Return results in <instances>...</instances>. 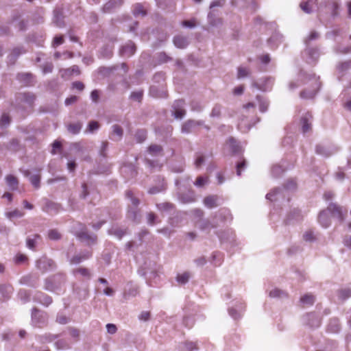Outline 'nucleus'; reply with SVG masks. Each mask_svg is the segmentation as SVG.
<instances>
[{"label":"nucleus","mask_w":351,"mask_h":351,"mask_svg":"<svg viewBox=\"0 0 351 351\" xmlns=\"http://www.w3.org/2000/svg\"><path fill=\"white\" fill-rule=\"evenodd\" d=\"M197 349V348L195 343L193 342H185L182 344L181 347L182 351H193Z\"/></svg>","instance_id":"8fccbe9b"},{"label":"nucleus","mask_w":351,"mask_h":351,"mask_svg":"<svg viewBox=\"0 0 351 351\" xmlns=\"http://www.w3.org/2000/svg\"><path fill=\"white\" fill-rule=\"evenodd\" d=\"M54 17L53 22L58 27H62L64 26L63 16L60 10H56L53 12Z\"/></svg>","instance_id":"473e14b6"},{"label":"nucleus","mask_w":351,"mask_h":351,"mask_svg":"<svg viewBox=\"0 0 351 351\" xmlns=\"http://www.w3.org/2000/svg\"><path fill=\"white\" fill-rule=\"evenodd\" d=\"M125 197L128 199L130 200V202L128 205V206L138 207V206L141 203V201L138 199V197H137L132 191H130V190L126 191Z\"/></svg>","instance_id":"5701e85b"},{"label":"nucleus","mask_w":351,"mask_h":351,"mask_svg":"<svg viewBox=\"0 0 351 351\" xmlns=\"http://www.w3.org/2000/svg\"><path fill=\"white\" fill-rule=\"evenodd\" d=\"M208 22L212 26H217L222 23V20L220 18H215L214 14L212 12H209L208 14Z\"/></svg>","instance_id":"49530a36"},{"label":"nucleus","mask_w":351,"mask_h":351,"mask_svg":"<svg viewBox=\"0 0 351 351\" xmlns=\"http://www.w3.org/2000/svg\"><path fill=\"white\" fill-rule=\"evenodd\" d=\"M339 78L346 74L350 70H351V61H346L340 63L337 67Z\"/></svg>","instance_id":"412c9836"},{"label":"nucleus","mask_w":351,"mask_h":351,"mask_svg":"<svg viewBox=\"0 0 351 351\" xmlns=\"http://www.w3.org/2000/svg\"><path fill=\"white\" fill-rule=\"evenodd\" d=\"M92 256L90 251L82 252L78 254L73 256L70 260L69 263L71 265H76L82 263V261L88 259Z\"/></svg>","instance_id":"9b49d317"},{"label":"nucleus","mask_w":351,"mask_h":351,"mask_svg":"<svg viewBox=\"0 0 351 351\" xmlns=\"http://www.w3.org/2000/svg\"><path fill=\"white\" fill-rule=\"evenodd\" d=\"M199 227L202 230H206L211 228H215L216 226L212 224L208 219H204L201 221L199 223Z\"/></svg>","instance_id":"3c124183"},{"label":"nucleus","mask_w":351,"mask_h":351,"mask_svg":"<svg viewBox=\"0 0 351 351\" xmlns=\"http://www.w3.org/2000/svg\"><path fill=\"white\" fill-rule=\"evenodd\" d=\"M217 195H208L204 199V204L208 208H213L219 206Z\"/></svg>","instance_id":"4be33fe9"},{"label":"nucleus","mask_w":351,"mask_h":351,"mask_svg":"<svg viewBox=\"0 0 351 351\" xmlns=\"http://www.w3.org/2000/svg\"><path fill=\"white\" fill-rule=\"evenodd\" d=\"M341 329L339 320L337 318L330 319V332H338Z\"/></svg>","instance_id":"79ce46f5"},{"label":"nucleus","mask_w":351,"mask_h":351,"mask_svg":"<svg viewBox=\"0 0 351 351\" xmlns=\"http://www.w3.org/2000/svg\"><path fill=\"white\" fill-rule=\"evenodd\" d=\"M35 95L30 93H19L16 95V103L17 105L26 104L32 106L35 100Z\"/></svg>","instance_id":"0eeeda50"},{"label":"nucleus","mask_w":351,"mask_h":351,"mask_svg":"<svg viewBox=\"0 0 351 351\" xmlns=\"http://www.w3.org/2000/svg\"><path fill=\"white\" fill-rule=\"evenodd\" d=\"M133 14L135 16H144L147 14L145 10L141 4L137 3L134 5Z\"/></svg>","instance_id":"58836bf2"},{"label":"nucleus","mask_w":351,"mask_h":351,"mask_svg":"<svg viewBox=\"0 0 351 351\" xmlns=\"http://www.w3.org/2000/svg\"><path fill=\"white\" fill-rule=\"evenodd\" d=\"M305 53L308 55V58L307 61L309 63L315 62L319 58V53L317 49L309 48L305 51Z\"/></svg>","instance_id":"393cba45"},{"label":"nucleus","mask_w":351,"mask_h":351,"mask_svg":"<svg viewBox=\"0 0 351 351\" xmlns=\"http://www.w3.org/2000/svg\"><path fill=\"white\" fill-rule=\"evenodd\" d=\"M112 128V134H115L118 136V138L114 139V140L115 141L120 140L122 138L123 134V130L122 128L117 124L113 125Z\"/></svg>","instance_id":"09e8293b"},{"label":"nucleus","mask_w":351,"mask_h":351,"mask_svg":"<svg viewBox=\"0 0 351 351\" xmlns=\"http://www.w3.org/2000/svg\"><path fill=\"white\" fill-rule=\"evenodd\" d=\"M108 147V141H103L101 145V147L99 149V155L102 157H106L107 156V149Z\"/></svg>","instance_id":"680f3d73"},{"label":"nucleus","mask_w":351,"mask_h":351,"mask_svg":"<svg viewBox=\"0 0 351 351\" xmlns=\"http://www.w3.org/2000/svg\"><path fill=\"white\" fill-rule=\"evenodd\" d=\"M337 295L339 299L341 300H345L349 298L351 296V289L350 288H345L339 289L337 291Z\"/></svg>","instance_id":"4c0bfd02"},{"label":"nucleus","mask_w":351,"mask_h":351,"mask_svg":"<svg viewBox=\"0 0 351 351\" xmlns=\"http://www.w3.org/2000/svg\"><path fill=\"white\" fill-rule=\"evenodd\" d=\"M156 207L162 213L170 212L174 208V205L169 202H162L157 204Z\"/></svg>","instance_id":"c9c22d12"},{"label":"nucleus","mask_w":351,"mask_h":351,"mask_svg":"<svg viewBox=\"0 0 351 351\" xmlns=\"http://www.w3.org/2000/svg\"><path fill=\"white\" fill-rule=\"evenodd\" d=\"M135 138L138 143H143L147 138V132L145 130H139L135 134Z\"/></svg>","instance_id":"c03bdc74"},{"label":"nucleus","mask_w":351,"mask_h":351,"mask_svg":"<svg viewBox=\"0 0 351 351\" xmlns=\"http://www.w3.org/2000/svg\"><path fill=\"white\" fill-rule=\"evenodd\" d=\"M300 302L304 305H312L315 302V298L311 294H306L301 297Z\"/></svg>","instance_id":"a19ab883"},{"label":"nucleus","mask_w":351,"mask_h":351,"mask_svg":"<svg viewBox=\"0 0 351 351\" xmlns=\"http://www.w3.org/2000/svg\"><path fill=\"white\" fill-rule=\"evenodd\" d=\"M179 200L183 204H189L195 202V197L193 191H189L186 193L180 194Z\"/></svg>","instance_id":"b1692460"},{"label":"nucleus","mask_w":351,"mask_h":351,"mask_svg":"<svg viewBox=\"0 0 351 351\" xmlns=\"http://www.w3.org/2000/svg\"><path fill=\"white\" fill-rule=\"evenodd\" d=\"M81 242L85 243L87 245H92L97 243V237L96 234H90L86 228H83L75 234Z\"/></svg>","instance_id":"f257e3e1"},{"label":"nucleus","mask_w":351,"mask_h":351,"mask_svg":"<svg viewBox=\"0 0 351 351\" xmlns=\"http://www.w3.org/2000/svg\"><path fill=\"white\" fill-rule=\"evenodd\" d=\"M99 128V124L96 121H91L89 122L88 125V130L90 132H93L94 131L98 130Z\"/></svg>","instance_id":"69168bd1"},{"label":"nucleus","mask_w":351,"mask_h":351,"mask_svg":"<svg viewBox=\"0 0 351 351\" xmlns=\"http://www.w3.org/2000/svg\"><path fill=\"white\" fill-rule=\"evenodd\" d=\"M48 237L51 240L57 241L61 239V234L57 230H50Z\"/></svg>","instance_id":"603ef678"},{"label":"nucleus","mask_w":351,"mask_h":351,"mask_svg":"<svg viewBox=\"0 0 351 351\" xmlns=\"http://www.w3.org/2000/svg\"><path fill=\"white\" fill-rule=\"evenodd\" d=\"M256 99L258 102L259 110L261 112H265L269 107V101L261 95L256 96Z\"/></svg>","instance_id":"2f4dec72"},{"label":"nucleus","mask_w":351,"mask_h":351,"mask_svg":"<svg viewBox=\"0 0 351 351\" xmlns=\"http://www.w3.org/2000/svg\"><path fill=\"white\" fill-rule=\"evenodd\" d=\"M12 292L13 287L10 285H0V295L4 300L10 298Z\"/></svg>","instance_id":"6ab92c4d"},{"label":"nucleus","mask_w":351,"mask_h":351,"mask_svg":"<svg viewBox=\"0 0 351 351\" xmlns=\"http://www.w3.org/2000/svg\"><path fill=\"white\" fill-rule=\"evenodd\" d=\"M173 43L174 45L179 49H184L189 44L188 38L181 34L175 36L173 38Z\"/></svg>","instance_id":"ddd939ff"},{"label":"nucleus","mask_w":351,"mask_h":351,"mask_svg":"<svg viewBox=\"0 0 351 351\" xmlns=\"http://www.w3.org/2000/svg\"><path fill=\"white\" fill-rule=\"evenodd\" d=\"M148 152L153 156H163V149L160 145H151L148 147Z\"/></svg>","instance_id":"cd10ccee"},{"label":"nucleus","mask_w":351,"mask_h":351,"mask_svg":"<svg viewBox=\"0 0 351 351\" xmlns=\"http://www.w3.org/2000/svg\"><path fill=\"white\" fill-rule=\"evenodd\" d=\"M156 219H157V216L154 213L149 212L147 214V223L149 226H154L157 222Z\"/></svg>","instance_id":"6e6d98bb"},{"label":"nucleus","mask_w":351,"mask_h":351,"mask_svg":"<svg viewBox=\"0 0 351 351\" xmlns=\"http://www.w3.org/2000/svg\"><path fill=\"white\" fill-rule=\"evenodd\" d=\"M221 107L219 105H215L210 112L211 117H219L221 114Z\"/></svg>","instance_id":"0e129e2a"},{"label":"nucleus","mask_w":351,"mask_h":351,"mask_svg":"<svg viewBox=\"0 0 351 351\" xmlns=\"http://www.w3.org/2000/svg\"><path fill=\"white\" fill-rule=\"evenodd\" d=\"M317 0H302L300 4V7L303 12L306 14H311L313 10V5Z\"/></svg>","instance_id":"f3484780"},{"label":"nucleus","mask_w":351,"mask_h":351,"mask_svg":"<svg viewBox=\"0 0 351 351\" xmlns=\"http://www.w3.org/2000/svg\"><path fill=\"white\" fill-rule=\"evenodd\" d=\"M165 189V186L162 184L160 186L151 187L149 189L148 193L151 195H154V194L158 193L164 191Z\"/></svg>","instance_id":"bf43d9fd"},{"label":"nucleus","mask_w":351,"mask_h":351,"mask_svg":"<svg viewBox=\"0 0 351 351\" xmlns=\"http://www.w3.org/2000/svg\"><path fill=\"white\" fill-rule=\"evenodd\" d=\"M313 116L311 113H306L301 118L302 130L303 133H306L311 130Z\"/></svg>","instance_id":"f8f14e48"},{"label":"nucleus","mask_w":351,"mask_h":351,"mask_svg":"<svg viewBox=\"0 0 351 351\" xmlns=\"http://www.w3.org/2000/svg\"><path fill=\"white\" fill-rule=\"evenodd\" d=\"M347 214V210H343L342 207L336 204L330 203V218H335L339 223H341Z\"/></svg>","instance_id":"423d86ee"},{"label":"nucleus","mask_w":351,"mask_h":351,"mask_svg":"<svg viewBox=\"0 0 351 351\" xmlns=\"http://www.w3.org/2000/svg\"><path fill=\"white\" fill-rule=\"evenodd\" d=\"M312 89L308 90L305 89L300 93V97L302 99H312L315 95L320 87L319 79L313 77L311 82Z\"/></svg>","instance_id":"20e7f679"},{"label":"nucleus","mask_w":351,"mask_h":351,"mask_svg":"<svg viewBox=\"0 0 351 351\" xmlns=\"http://www.w3.org/2000/svg\"><path fill=\"white\" fill-rule=\"evenodd\" d=\"M72 274L75 276H77V275H80L87 280L90 279L92 277L90 271L88 268L82 267H77L73 269Z\"/></svg>","instance_id":"a211bd4d"},{"label":"nucleus","mask_w":351,"mask_h":351,"mask_svg":"<svg viewBox=\"0 0 351 351\" xmlns=\"http://www.w3.org/2000/svg\"><path fill=\"white\" fill-rule=\"evenodd\" d=\"M185 102L183 99H178L175 101L173 104V110H180L184 108Z\"/></svg>","instance_id":"e2e57ef3"},{"label":"nucleus","mask_w":351,"mask_h":351,"mask_svg":"<svg viewBox=\"0 0 351 351\" xmlns=\"http://www.w3.org/2000/svg\"><path fill=\"white\" fill-rule=\"evenodd\" d=\"M5 180L10 190L14 191L18 189L19 182L16 177L8 175L6 176Z\"/></svg>","instance_id":"7c9ffc66"},{"label":"nucleus","mask_w":351,"mask_h":351,"mask_svg":"<svg viewBox=\"0 0 351 351\" xmlns=\"http://www.w3.org/2000/svg\"><path fill=\"white\" fill-rule=\"evenodd\" d=\"M208 178H204L202 176H199L197 178L195 182H194V184L197 187H202L206 184L208 183Z\"/></svg>","instance_id":"4d7b16f0"},{"label":"nucleus","mask_w":351,"mask_h":351,"mask_svg":"<svg viewBox=\"0 0 351 351\" xmlns=\"http://www.w3.org/2000/svg\"><path fill=\"white\" fill-rule=\"evenodd\" d=\"M40 239L39 234H34L32 237H28L26 239V243L28 248L34 250L38 241Z\"/></svg>","instance_id":"c756f323"},{"label":"nucleus","mask_w":351,"mask_h":351,"mask_svg":"<svg viewBox=\"0 0 351 351\" xmlns=\"http://www.w3.org/2000/svg\"><path fill=\"white\" fill-rule=\"evenodd\" d=\"M55 346L58 350L69 349V343L65 339H58L55 342Z\"/></svg>","instance_id":"a18cd8bd"},{"label":"nucleus","mask_w":351,"mask_h":351,"mask_svg":"<svg viewBox=\"0 0 351 351\" xmlns=\"http://www.w3.org/2000/svg\"><path fill=\"white\" fill-rule=\"evenodd\" d=\"M136 51V45L132 41H129L120 49V54L123 57L130 58Z\"/></svg>","instance_id":"9d476101"},{"label":"nucleus","mask_w":351,"mask_h":351,"mask_svg":"<svg viewBox=\"0 0 351 351\" xmlns=\"http://www.w3.org/2000/svg\"><path fill=\"white\" fill-rule=\"evenodd\" d=\"M204 124V122L201 120L189 119L182 124L181 131L182 133L189 134L193 132L196 127L202 126Z\"/></svg>","instance_id":"1a4fd4ad"},{"label":"nucleus","mask_w":351,"mask_h":351,"mask_svg":"<svg viewBox=\"0 0 351 351\" xmlns=\"http://www.w3.org/2000/svg\"><path fill=\"white\" fill-rule=\"evenodd\" d=\"M305 323L312 328H316L320 324V318L315 313H310L305 316Z\"/></svg>","instance_id":"2eb2a0df"},{"label":"nucleus","mask_w":351,"mask_h":351,"mask_svg":"<svg viewBox=\"0 0 351 351\" xmlns=\"http://www.w3.org/2000/svg\"><path fill=\"white\" fill-rule=\"evenodd\" d=\"M82 127V124L80 122L70 123L67 125V130L70 133L77 134L80 132Z\"/></svg>","instance_id":"e433bc0d"},{"label":"nucleus","mask_w":351,"mask_h":351,"mask_svg":"<svg viewBox=\"0 0 351 351\" xmlns=\"http://www.w3.org/2000/svg\"><path fill=\"white\" fill-rule=\"evenodd\" d=\"M190 278V274L189 272H184L182 274H178L176 277V280L178 283L184 285L186 284Z\"/></svg>","instance_id":"de8ad7c7"},{"label":"nucleus","mask_w":351,"mask_h":351,"mask_svg":"<svg viewBox=\"0 0 351 351\" xmlns=\"http://www.w3.org/2000/svg\"><path fill=\"white\" fill-rule=\"evenodd\" d=\"M19 81L23 82L25 85H29L33 79V75L29 73H19L17 75Z\"/></svg>","instance_id":"f704fd0d"},{"label":"nucleus","mask_w":351,"mask_h":351,"mask_svg":"<svg viewBox=\"0 0 351 351\" xmlns=\"http://www.w3.org/2000/svg\"><path fill=\"white\" fill-rule=\"evenodd\" d=\"M250 74L249 69L245 67L240 66L238 68L237 77L239 79L248 76Z\"/></svg>","instance_id":"864d4df0"},{"label":"nucleus","mask_w":351,"mask_h":351,"mask_svg":"<svg viewBox=\"0 0 351 351\" xmlns=\"http://www.w3.org/2000/svg\"><path fill=\"white\" fill-rule=\"evenodd\" d=\"M318 221L319 223L324 228H328L329 226V210L328 208L321 211L318 216Z\"/></svg>","instance_id":"aec40b11"},{"label":"nucleus","mask_w":351,"mask_h":351,"mask_svg":"<svg viewBox=\"0 0 351 351\" xmlns=\"http://www.w3.org/2000/svg\"><path fill=\"white\" fill-rule=\"evenodd\" d=\"M26 50L23 47H17L14 48L9 56V60L14 63L16 59L21 54L25 53Z\"/></svg>","instance_id":"c85d7f7f"},{"label":"nucleus","mask_w":351,"mask_h":351,"mask_svg":"<svg viewBox=\"0 0 351 351\" xmlns=\"http://www.w3.org/2000/svg\"><path fill=\"white\" fill-rule=\"evenodd\" d=\"M34 300L46 306H48L52 302L51 297L41 292L36 293L34 297Z\"/></svg>","instance_id":"dca6fc26"},{"label":"nucleus","mask_w":351,"mask_h":351,"mask_svg":"<svg viewBox=\"0 0 351 351\" xmlns=\"http://www.w3.org/2000/svg\"><path fill=\"white\" fill-rule=\"evenodd\" d=\"M108 232L109 234L113 235L119 239H121L126 234V229L123 230L119 227H112Z\"/></svg>","instance_id":"bb28decb"},{"label":"nucleus","mask_w":351,"mask_h":351,"mask_svg":"<svg viewBox=\"0 0 351 351\" xmlns=\"http://www.w3.org/2000/svg\"><path fill=\"white\" fill-rule=\"evenodd\" d=\"M47 314L38 309L34 308L32 313V321L33 324L36 326L41 327L47 322Z\"/></svg>","instance_id":"39448f33"},{"label":"nucleus","mask_w":351,"mask_h":351,"mask_svg":"<svg viewBox=\"0 0 351 351\" xmlns=\"http://www.w3.org/2000/svg\"><path fill=\"white\" fill-rule=\"evenodd\" d=\"M283 40V36L278 33L275 32L268 40L272 47H276Z\"/></svg>","instance_id":"a878e982"},{"label":"nucleus","mask_w":351,"mask_h":351,"mask_svg":"<svg viewBox=\"0 0 351 351\" xmlns=\"http://www.w3.org/2000/svg\"><path fill=\"white\" fill-rule=\"evenodd\" d=\"M143 90L134 91V92H132V93L130 95V99L137 101H141L143 98Z\"/></svg>","instance_id":"13d9d810"},{"label":"nucleus","mask_w":351,"mask_h":351,"mask_svg":"<svg viewBox=\"0 0 351 351\" xmlns=\"http://www.w3.org/2000/svg\"><path fill=\"white\" fill-rule=\"evenodd\" d=\"M24 215V212L19 210L18 209H15L13 211L8 212L5 213L6 217L11 220L13 219L14 218H21L23 217Z\"/></svg>","instance_id":"ea45409f"},{"label":"nucleus","mask_w":351,"mask_h":351,"mask_svg":"<svg viewBox=\"0 0 351 351\" xmlns=\"http://www.w3.org/2000/svg\"><path fill=\"white\" fill-rule=\"evenodd\" d=\"M274 83V78L265 77L259 82H253L252 86L263 92L271 90Z\"/></svg>","instance_id":"f03ea898"},{"label":"nucleus","mask_w":351,"mask_h":351,"mask_svg":"<svg viewBox=\"0 0 351 351\" xmlns=\"http://www.w3.org/2000/svg\"><path fill=\"white\" fill-rule=\"evenodd\" d=\"M123 4V0H110L102 8L104 13H110Z\"/></svg>","instance_id":"4468645a"},{"label":"nucleus","mask_w":351,"mask_h":351,"mask_svg":"<svg viewBox=\"0 0 351 351\" xmlns=\"http://www.w3.org/2000/svg\"><path fill=\"white\" fill-rule=\"evenodd\" d=\"M158 59L160 63H165L172 60V58L165 52L158 53Z\"/></svg>","instance_id":"052dcab7"},{"label":"nucleus","mask_w":351,"mask_h":351,"mask_svg":"<svg viewBox=\"0 0 351 351\" xmlns=\"http://www.w3.org/2000/svg\"><path fill=\"white\" fill-rule=\"evenodd\" d=\"M10 117L6 114H3L0 120L1 126L5 127V126L8 125L10 124Z\"/></svg>","instance_id":"774afa93"},{"label":"nucleus","mask_w":351,"mask_h":351,"mask_svg":"<svg viewBox=\"0 0 351 351\" xmlns=\"http://www.w3.org/2000/svg\"><path fill=\"white\" fill-rule=\"evenodd\" d=\"M53 69V65L51 62H47L42 66L43 73L44 74L51 73Z\"/></svg>","instance_id":"338daca9"},{"label":"nucleus","mask_w":351,"mask_h":351,"mask_svg":"<svg viewBox=\"0 0 351 351\" xmlns=\"http://www.w3.org/2000/svg\"><path fill=\"white\" fill-rule=\"evenodd\" d=\"M32 184L36 188L40 187V176L39 175H32L29 177Z\"/></svg>","instance_id":"5fc2aeb1"},{"label":"nucleus","mask_w":351,"mask_h":351,"mask_svg":"<svg viewBox=\"0 0 351 351\" xmlns=\"http://www.w3.org/2000/svg\"><path fill=\"white\" fill-rule=\"evenodd\" d=\"M227 144L229 145L230 149L232 154H236L239 153L241 147L234 138L232 137L230 138L227 142Z\"/></svg>","instance_id":"72a5a7b5"},{"label":"nucleus","mask_w":351,"mask_h":351,"mask_svg":"<svg viewBox=\"0 0 351 351\" xmlns=\"http://www.w3.org/2000/svg\"><path fill=\"white\" fill-rule=\"evenodd\" d=\"M126 217L130 221L139 223L141 219V212L138 207L128 206Z\"/></svg>","instance_id":"6e6552de"},{"label":"nucleus","mask_w":351,"mask_h":351,"mask_svg":"<svg viewBox=\"0 0 351 351\" xmlns=\"http://www.w3.org/2000/svg\"><path fill=\"white\" fill-rule=\"evenodd\" d=\"M36 266L41 272L45 273L55 269L56 263L52 259L42 257L36 261Z\"/></svg>","instance_id":"7ed1b4c3"},{"label":"nucleus","mask_w":351,"mask_h":351,"mask_svg":"<svg viewBox=\"0 0 351 351\" xmlns=\"http://www.w3.org/2000/svg\"><path fill=\"white\" fill-rule=\"evenodd\" d=\"M287 293L278 289H274L269 292V296L271 298H283L287 297Z\"/></svg>","instance_id":"37998d69"}]
</instances>
